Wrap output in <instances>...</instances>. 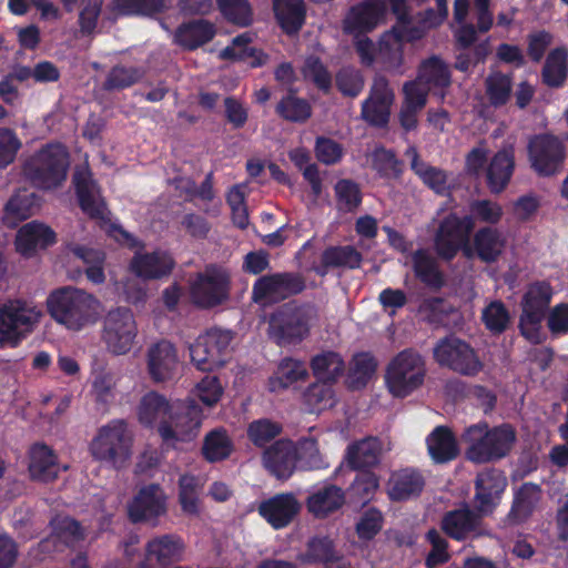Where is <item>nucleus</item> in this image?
I'll return each instance as SVG.
<instances>
[{"instance_id": "obj_1", "label": "nucleus", "mask_w": 568, "mask_h": 568, "mask_svg": "<svg viewBox=\"0 0 568 568\" xmlns=\"http://www.w3.org/2000/svg\"><path fill=\"white\" fill-rule=\"evenodd\" d=\"M73 189L82 213L94 221L108 236L120 243L133 245L134 236L119 223L111 221V211L102 194V189L88 164L73 168Z\"/></svg>"}, {"instance_id": "obj_2", "label": "nucleus", "mask_w": 568, "mask_h": 568, "mask_svg": "<svg viewBox=\"0 0 568 568\" xmlns=\"http://www.w3.org/2000/svg\"><path fill=\"white\" fill-rule=\"evenodd\" d=\"M462 437L469 445L466 457L475 464L494 463L507 457L517 439L510 424L489 427L486 422L470 425Z\"/></svg>"}, {"instance_id": "obj_3", "label": "nucleus", "mask_w": 568, "mask_h": 568, "mask_svg": "<svg viewBox=\"0 0 568 568\" xmlns=\"http://www.w3.org/2000/svg\"><path fill=\"white\" fill-rule=\"evenodd\" d=\"M397 22L384 32L377 43V63L383 71L403 74L404 41L418 39V30L410 26L412 19L406 0H388Z\"/></svg>"}, {"instance_id": "obj_4", "label": "nucleus", "mask_w": 568, "mask_h": 568, "mask_svg": "<svg viewBox=\"0 0 568 568\" xmlns=\"http://www.w3.org/2000/svg\"><path fill=\"white\" fill-rule=\"evenodd\" d=\"M554 296V288L548 281H535L527 286L521 297V313L518 321L520 335L531 344L544 341L541 332Z\"/></svg>"}, {"instance_id": "obj_5", "label": "nucleus", "mask_w": 568, "mask_h": 568, "mask_svg": "<svg viewBox=\"0 0 568 568\" xmlns=\"http://www.w3.org/2000/svg\"><path fill=\"white\" fill-rule=\"evenodd\" d=\"M311 307L290 302L272 313L268 321L270 338L280 347L302 343L311 331Z\"/></svg>"}, {"instance_id": "obj_6", "label": "nucleus", "mask_w": 568, "mask_h": 568, "mask_svg": "<svg viewBox=\"0 0 568 568\" xmlns=\"http://www.w3.org/2000/svg\"><path fill=\"white\" fill-rule=\"evenodd\" d=\"M41 310L32 303L10 300L0 305V348L17 347L38 325Z\"/></svg>"}, {"instance_id": "obj_7", "label": "nucleus", "mask_w": 568, "mask_h": 568, "mask_svg": "<svg viewBox=\"0 0 568 568\" xmlns=\"http://www.w3.org/2000/svg\"><path fill=\"white\" fill-rule=\"evenodd\" d=\"M425 376L426 365L423 356L413 348H406L387 365L385 383L394 397L405 398L424 384Z\"/></svg>"}, {"instance_id": "obj_8", "label": "nucleus", "mask_w": 568, "mask_h": 568, "mask_svg": "<svg viewBox=\"0 0 568 568\" xmlns=\"http://www.w3.org/2000/svg\"><path fill=\"white\" fill-rule=\"evenodd\" d=\"M132 435L123 419H113L99 429L91 443L92 456L102 463L120 469L130 458Z\"/></svg>"}, {"instance_id": "obj_9", "label": "nucleus", "mask_w": 568, "mask_h": 568, "mask_svg": "<svg viewBox=\"0 0 568 568\" xmlns=\"http://www.w3.org/2000/svg\"><path fill=\"white\" fill-rule=\"evenodd\" d=\"M231 329L211 327L199 335L190 345V356L194 366L202 372H213L223 367L231 356Z\"/></svg>"}, {"instance_id": "obj_10", "label": "nucleus", "mask_w": 568, "mask_h": 568, "mask_svg": "<svg viewBox=\"0 0 568 568\" xmlns=\"http://www.w3.org/2000/svg\"><path fill=\"white\" fill-rule=\"evenodd\" d=\"M475 227L471 216H458L449 213L439 223L434 236V248L437 256L445 261H453L459 251L466 256H471L469 237Z\"/></svg>"}, {"instance_id": "obj_11", "label": "nucleus", "mask_w": 568, "mask_h": 568, "mask_svg": "<svg viewBox=\"0 0 568 568\" xmlns=\"http://www.w3.org/2000/svg\"><path fill=\"white\" fill-rule=\"evenodd\" d=\"M68 163L67 148L59 143L49 144L28 162L26 173L37 186L54 189L65 181Z\"/></svg>"}, {"instance_id": "obj_12", "label": "nucleus", "mask_w": 568, "mask_h": 568, "mask_svg": "<svg viewBox=\"0 0 568 568\" xmlns=\"http://www.w3.org/2000/svg\"><path fill=\"white\" fill-rule=\"evenodd\" d=\"M231 275L227 270L206 265L190 283L191 302L199 308L211 310L222 305L230 297Z\"/></svg>"}, {"instance_id": "obj_13", "label": "nucleus", "mask_w": 568, "mask_h": 568, "mask_svg": "<svg viewBox=\"0 0 568 568\" xmlns=\"http://www.w3.org/2000/svg\"><path fill=\"white\" fill-rule=\"evenodd\" d=\"M527 154L530 168L538 176L551 178L564 171L567 149L558 136L539 133L529 139Z\"/></svg>"}, {"instance_id": "obj_14", "label": "nucleus", "mask_w": 568, "mask_h": 568, "mask_svg": "<svg viewBox=\"0 0 568 568\" xmlns=\"http://www.w3.org/2000/svg\"><path fill=\"white\" fill-rule=\"evenodd\" d=\"M170 420H162L158 433L163 442H191L197 435L204 418L201 406L195 399L187 398L171 407Z\"/></svg>"}, {"instance_id": "obj_15", "label": "nucleus", "mask_w": 568, "mask_h": 568, "mask_svg": "<svg viewBox=\"0 0 568 568\" xmlns=\"http://www.w3.org/2000/svg\"><path fill=\"white\" fill-rule=\"evenodd\" d=\"M305 288V277L297 272L262 275L253 284L252 300L257 304L278 303L301 294Z\"/></svg>"}, {"instance_id": "obj_16", "label": "nucleus", "mask_w": 568, "mask_h": 568, "mask_svg": "<svg viewBox=\"0 0 568 568\" xmlns=\"http://www.w3.org/2000/svg\"><path fill=\"white\" fill-rule=\"evenodd\" d=\"M434 359L440 365L464 375L475 376L483 369V363L474 348L455 336L440 338L433 351Z\"/></svg>"}, {"instance_id": "obj_17", "label": "nucleus", "mask_w": 568, "mask_h": 568, "mask_svg": "<svg viewBox=\"0 0 568 568\" xmlns=\"http://www.w3.org/2000/svg\"><path fill=\"white\" fill-rule=\"evenodd\" d=\"M136 334V323L130 308L118 307L108 313L102 337L109 351L116 355L126 354L131 351Z\"/></svg>"}, {"instance_id": "obj_18", "label": "nucleus", "mask_w": 568, "mask_h": 568, "mask_svg": "<svg viewBox=\"0 0 568 568\" xmlns=\"http://www.w3.org/2000/svg\"><path fill=\"white\" fill-rule=\"evenodd\" d=\"M166 513L168 497L159 484L143 486L128 505V517L132 524L156 526Z\"/></svg>"}, {"instance_id": "obj_19", "label": "nucleus", "mask_w": 568, "mask_h": 568, "mask_svg": "<svg viewBox=\"0 0 568 568\" xmlns=\"http://www.w3.org/2000/svg\"><path fill=\"white\" fill-rule=\"evenodd\" d=\"M394 92L386 78L374 79L369 95L362 103V118L372 126L386 128L389 122Z\"/></svg>"}, {"instance_id": "obj_20", "label": "nucleus", "mask_w": 568, "mask_h": 568, "mask_svg": "<svg viewBox=\"0 0 568 568\" xmlns=\"http://www.w3.org/2000/svg\"><path fill=\"white\" fill-rule=\"evenodd\" d=\"M388 0H363L353 6L344 19L347 33H367L384 22Z\"/></svg>"}, {"instance_id": "obj_21", "label": "nucleus", "mask_w": 568, "mask_h": 568, "mask_svg": "<svg viewBox=\"0 0 568 568\" xmlns=\"http://www.w3.org/2000/svg\"><path fill=\"white\" fill-rule=\"evenodd\" d=\"M148 373L154 383H164L178 375L179 357L174 344L161 339L152 344L146 353Z\"/></svg>"}, {"instance_id": "obj_22", "label": "nucleus", "mask_w": 568, "mask_h": 568, "mask_svg": "<svg viewBox=\"0 0 568 568\" xmlns=\"http://www.w3.org/2000/svg\"><path fill=\"white\" fill-rule=\"evenodd\" d=\"M507 487V477L501 469L490 467L479 471L475 480V500L479 511H491Z\"/></svg>"}, {"instance_id": "obj_23", "label": "nucleus", "mask_w": 568, "mask_h": 568, "mask_svg": "<svg viewBox=\"0 0 568 568\" xmlns=\"http://www.w3.org/2000/svg\"><path fill=\"white\" fill-rule=\"evenodd\" d=\"M298 462V449L291 439H278L263 453L265 468L277 479H288Z\"/></svg>"}, {"instance_id": "obj_24", "label": "nucleus", "mask_w": 568, "mask_h": 568, "mask_svg": "<svg viewBox=\"0 0 568 568\" xmlns=\"http://www.w3.org/2000/svg\"><path fill=\"white\" fill-rule=\"evenodd\" d=\"M301 510V504L292 493H281L263 500L258 514L274 529L288 526Z\"/></svg>"}, {"instance_id": "obj_25", "label": "nucleus", "mask_w": 568, "mask_h": 568, "mask_svg": "<svg viewBox=\"0 0 568 568\" xmlns=\"http://www.w3.org/2000/svg\"><path fill=\"white\" fill-rule=\"evenodd\" d=\"M184 540L176 534L155 536L145 545V559L160 568H166L183 558Z\"/></svg>"}, {"instance_id": "obj_26", "label": "nucleus", "mask_w": 568, "mask_h": 568, "mask_svg": "<svg viewBox=\"0 0 568 568\" xmlns=\"http://www.w3.org/2000/svg\"><path fill=\"white\" fill-rule=\"evenodd\" d=\"M57 241L54 231L39 221H31L22 225L16 235V251L24 256L32 257L39 250L45 248Z\"/></svg>"}, {"instance_id": "obj_27", "label": "nucleus", "mask_w": 568, "mask_h": 568, "mask_svg": "<svg viewBox=\"0 0 568 568\" xmlns=\"http://www.w3.org/2000/svg\"><path fill=\"white\" fill-rule=\"evenodd\" d=\"M344 503V490L331 483L314 488L305 500L307 511L317 519L327 518L339 510Z\"/></svg>"}, {"instance_id": "obj_28", "label": "nucleus", "mask_w": 568, "mask_h": 568, "mask_svg": "<svg viewBox=\"0 0 568 568\" xmlns=\"http://www.w3.org/2000/svg\"><path fill=\"white\" fill-rule=\"evenodd\" d=\"M425 486L422 473L414 468L394 471L387 484V495L392 501H405L418 497Z\"/></svg>"}, {"instance_id": "obj_29", "label": "nucleus", "mask_w": 568, "mask_h": 568, "mask_svg": "<svg viewBox=\"0 0 568 568\" xmlns=\"http://www.w3.org/2000/svg\"><path fill=\"white\" fill-rule=\"evenodd\" d=\"M175 263L161 251L136 253L130 263L131 271L143 280H158L171 274Z\"/></svg>"}, {"instance_id": "obj_30", "label": "nucleus", "mask_w": 568, "mask_h": 568, "mask_svg": "<svg viewBox=\"0 0 568 568\" xmlns=\"http://www.w3.org/2000/svg\"><path fill=\"white\" fill-rule=\"evenodd\" d=\"M274 18L286 36H296L306 21V3L304 0H272Z\"/></svg>"}, {"instance_id": "obj_31", "label": "nucleus", "mask_w": 568, "mask_h": 568, "mask_svg": "<svg viewBox=\"0 0 568 568\" xmlns=\"http://www.w3.org/2000/svg\"><path fill=\"white\" fill-rule=\"evenodd\" d=\"M505 247L506 239L496 227L484 226L474 234L471 253L486 264L497 262Z\"/></svg>"}, {"instance_id": "obj_32", "label": "nucleus", "mask_w": 568, "mask_h": 568, "mask_svg": "<svg viewBox=\"0 0 568 568\" xmlns=\"http://www.w3.org/2000/svg\"><path fill=\"white\" fill-rule=\"evenodd\" d=\"M216 34L215 26L204 19L183 22L176 28L174 41L185 50L193 51L209 43Z\"/></svg>"}, {"instance_id": "obj_33", "label": "nucleus", "mask_w": 568, "mask_h": 568, "mask_svg": "<svg viewBox=\"0 0 568 568\" xmlns=\"http://www.w3.org/2000/svg\"><path fill=\"white\" fill-rule=\"evenodd\" d=\"M308 377V369L304 361L293 357L282 358L274 374L267 381L271 393H278L290 388L297 382H304Z\"/></svg>"}, {"instance_id": "obj_34", "label": "nucleus", "mask_w": 568, "mask_h": 568, "mask_svg": "<svg viewBox=\"0 0 568 568\" xmlns=\"http://www.w3.org/2000/svg\"><path fill=\"white\" fill-rule=\"evenodd\" d=\"M479 516L469 508L454 509L445 513L440 528L446 536L455 540H465L478 526Z\"/></svg>"}, {"instance_id": "obj_35", "label": "nucleus", "mask_w": 568, "mask_h": 568, "mask_svg": "<svg viewBox=\"0 0 568 568\" xmlns=\"http://www.w3.org/2000/svg\"><path fill=\"white\" fill-rule=\"evenodd\" d=\"M426 443L428 453L435 463H448L459 455L456 437L447 426L435 427Z\"/></svg>"}, {"instance_id": "obj_36", "label": "nucleus", "mask_w": 568, "mask_h": 568, "mask_svg": "<svg viewBox=\"0 0 568 568\" xmlns=\"http://www.w3.org/2000/svg\"><path fill=\"white\" fill-rule=\"evenodd\" d=\"M171 7V0H111L109 8L116 17L153 18L164 13Z\"/></svg>"}, {"instance_id": "obj_37", "label": "nucleus", "mask_w": 568, "mask_h": 568, "mask_svg": "<svg viewBox=\"0 0 568 568\" xmlns=\"http://www.w3.org/2000/svg\"><path fill=\"white\" fill-rule=\"evenodd\" d=\"M381 442L376 437H366L348 445L346 460L353 470L363 471L379 463Z\"/></svg>"}, {"instance_id": "obj_38", "label": "nucleus", "mask_w": 568, "mask_h": 568, "mask_svg": "<svg viewBox=\"0 0 568 568\" xmlns=\"http://www.w3.org/2000/svg\"><path fill=\"white\" fill-rule=\"evenodd\" d=\"M310 368L316 379L336 384L344 375L346 365L339 353L323 351L311 358Z\"/></svg>"}, {"instance_id": "obj_39", "label": "nucleus", "mask_w": 568, "mask_h": 568, "mask_svg": "<svg viewBox=\"0 0 568 568\" xmlns=\"http://www.w3.org/2000/svg\"><path fill=\"white\" fill-rule=\"evenodd\" d=\"M30 476L39 481L53 480L59 473V464L53 450L47 445L36 444L30 449Z\"/></svg>"}, {"instance_id": "obj_40", "label": "nucleus", "mask_w": 568, "mask_h": 568, "mask_svg": "<svg viewBox=\"0 0 568 568\" xmlns=\"http://www.w3.org/2000/svg\"><path fill=\"white\" fill-rule=\"evenodd\" d=\"M515 168L513 152L498 151L487 168V185L493 193H500L510 181Z\"/></svg>"}, {"instance_id": "obj_41", "label": "nucleus", "mask_w": 568, "mask_h": 568, "mask_svg": "<svg viewBox=\"0 0 568 568\" xmlns=\"http://www.w3.org/2000/svg\"><path fill=\"white\" fill-rule=\"evenodd\" d=\"M305 561L324 564L325 568H351L335 550L334 542L328 537H314L307 542Z\"/></svg>"}, {"instance_id": "obj_42", "label": "nucleus", "mask_w": 568, "mask_h": 568, "mask_svg": "<svg viewBox=\"0 0 568 568\" xmlns=\"http://www.w3.org/2000/svg\"><path fill=\"white\" fill-rule=\"evenodd\" d=\"M568 77V51L558 47L548 53L541 70V80L551 89L562 88Z\"/></svg>"}, {"instance_id": "obj_43", "label": "nucleus", "mask_w": 568, "mask_h": 568, "mask_svg": "<svg viewBox=\"0 0 568 568\" xmlns=\"http://www.w3.org/2000/svg\"><path fill=\"white\" fill-rule=\"evenodd\" d=\"M415 276L426 286L440 290L444 284V275L436 260L424 248L416 250L412 255Z\"/></svg>"}, {"instance_id": "obj_44", "label": "nucleus", "mask_w": 568, "mask_h": 568, "mask_svg": "<svg viewBox=\"0 0 568 568\" xmlns=\"http://www.w3.org/2000/svg\"><path fill=\"white\" fill-rule=\"evenodd\" d=\"M541 498V488L534 483H524L514 494L509 517L516 523L528 519Z\"/></svg>"}, {"instance_id": "obj_45", "label": "nucleus", "mask_w": 568, "mask_h": 568, "mask_svg": "<svg viewBox=\"0 0 568 568\" xmlns=\"http://www.w3.org/2000/svg\"><path fill=\"white\" fill-rule=\"evenodd\" d=\"M234 450V443L227 430L223 427L209 432L203 440L201 453L209 463L227 459Z\"/></svg>"}, {"instance_id": "obj_46", "label": "nucleus", "mask_w": 568, "mask_h": 568, "mask_svg": "<svg viewBox=\"0 0 568 568\" xmlns=\"http://www.w3.org/2000/svg\"><path fill=\"white\" fill-rule=\"evenodd\" d=\"M100 306L93 295L73 287V331L94 324L100 317Z\"/></svg>"}, {"instance_id": "obj_47", "label": "nucleus", "mask_w": 568, "mask_h": 568, "mask_svg": "<svg viewBox=\"0 0 568 568\" xmlns=\"http://www.w3.org/2000/svg\"><path fill=\"white\" fill-rule=\"evenodd\" d=\"M416 79L426 87L447 88L452 83V73L439 57L433 55L420 63Z\"/></svg>"}, {"instance_id": "obj_48", "label": "nucleus", "mask_w": 568, "mask_h": 568, "mask_svg": "<svg viewBox=\"0 0 568 568\" xmlns=\"http://www.w3.org/2000/svg\"><path fill=\"white\" fill-rule=\"evenodd\" d=\"M372 169L384 180H398L404 172V162L385 146H376L372 153Z\"/></svg>"}, {"instance_id": "obj_49", "label": "nucleus", "mask_w": 568, "mask_h": 568, "mask_svg": "<svg viewBox=\"0 0 568 568\" xmlns=\"http://www.w3.org/2000/svg\"><path fill=\"white\" fill-rule=\"evenodd\" d=\"M332 383L316 379L303 393V403L310 413H321L332 408L335 403V392Z\"/></svg>"}, {"instance_id": "obj_50", "label": "nucleus", "mask_w": 568, "mask_h": 568, "mask_svg": "<svg viewBox=\"0 0 568 568\" xmlns=\"http://www.w3.org/2000/svg\"><path fill=\"white\" fill-rule=\"evenodd\" d=\"M275 111L280 118L293 123H304L312 115L310 102L297 97L293 90L280 100Z\"/></svg>"}, {"instance_id": "obj_51", "label": "nucleus", "mask_w": 568, "mask_h": 568, "mask_svg": "<svg viewBox=\"0 0 568 568\" xmlns=\"http://www.w3.org/2000/svg\"><path fill=\"white\" fill-rule=\"evenodd\" d=\"M171 412L169 400L156 392L146 393L139 405V420L146 427H152L154 423Z\"/></svg>"}, {"instance_id": "obj_52", "label": "nucleus", "mask_w": 568, "mask_h": 568, "mask_svg": "<svg viewBox=\"0 0 568 568\" xmlns=\"http://www.w3.org/2000/svg\"><path fill=\"white\" fill-rule=\"evenodd\" d=\"M336 209L342 213H355L363 202V193L357 182L339 179L334 185Z\"/></svg>"}, {"instance_id": "obj_53", "label": "nucleus", "mask_w": 568, "mask_h": 568, "mask_svg": "<svg viewBox=\"0 0 568 568\" xmlns=\"http://www.w3.org/2000/svg\"><path fill=\"white\" fill-rule=\"evenodd\" d=\"M486 95L495 109L506 105L513 92V77L503 72H493L485 80Z\"/></svg>"}, {"instance_id": "obj_54", "label": "nucleus", "mask_w": 568, "mask_h": 568, "mask_svg": "<svg viewBox=\"0 0 568 568\" xmlns=\"http://www.w3.org/2000/svg\"><path fill=\"white\" fill-rule=\"evenodd\" d=\"M481 322L491 335L499 336L510 326V312L503 301H491L481 312Z\"/></svg>"}, {"instance_id": "obj_55", "label": "nucleus", "mask_w": 568, "mask_h": 568, "mask_svg": "<svg viewBox=\"0 0 568 568\" xmlns=\"http://www.w3.org/2000/svg\"><path fill=\"white\" fill-rule=\"evenodd\" d=\"M34 213V197L32 193L20 191L12 195L8 201L3 221L14 227L19 222L30 217Z\"/></svg>"}, {"instance_id": "obj_56", "label": "nucleus", "mask_w": 568, "mask_h": 568, "mask_svg": "<svg viewBox=\"0 0 568 568\" xmlns=\"http://www.w3.org/2000/svg\"><path fill=\"white\" fill-rule=\"evenodd\" d=\"M377 368L376 359L369 353L356 354L353 358V365L347 377V387L349 389L364 388Z\"/></svg>"}, {"instance_id": "obj_57", "label": "nucleus", "mask_w": 568, "mask_h": 568, "mask_svg": "<svg viewBox=\"0 0 568 568\" xmlns=\"http://www.w3.org/2000/svg\"><path fill=\"white\" fill-rule=\"evenodd\" d=\"M379 487V478L369 470L359 471L348 487V496L352 503L362 506L367 505Z\"/></svg>"}, {"instance_id": "obj_58", "label": "nucleus", "mask_w": 568, "mask_h": 568, "mask_svg": "<svg viewBox=\"0 0 568 568\" xmlns=\"http://www.w3.org/2000/svg\"><path fill=\"white\" fill-rule=\"evenodd\" d=\"M201 483L200 478L191 475L183 474L179 478V503L183 513L187 515H197L200 511V495Z\"/></svg>"}, {"instance_id": "obj_59", "label": "nucleus", "mask_w": 568, "mask_h": 568, "mask_svg": "<svg viewBox=\"0 0 568 568\" xmlns=\"http://www.w3.org/2000/svg\"><path fill=\"white\" fill-rule=\"evenodd\" d=\"M301 72L306 81L312 82L324 94L331 92L332 74L320 57L315 54L306 57Z\"/></svg>"}, {"instance_id": "obj_60", "label": "nucleus", "mask_w": 568, "mask_h": 568, "mask_svg": "<svg viewBox=\"0 0 568 568\" xmlns=\"http://www.w3.org/2000/svg\"><path fill=\"white\" fill-rule=\"evenodd\" d=\"M323 252L334 268L356 270L363 262L362 253L353 245H332Z\"/></svg>"}, {"instance_id": "obj_61", "label": "nucleus", "mask_w": 568, "mask_h": 568, "mask_svg": "<svg viewBox=\"0 0 568 568\" xmlns=\"http://www.w3.org/2000/svg\"><path fill=\"white\" fill-rule=\"evenodd\" d=\"M144 71L138 67L114 65L108 73L103 83L106 91L123 90L139 82Z\"/></svg>"}, {"instance_id": "obj_62", "label": "nucleus", "mask_w": 568, "mask_h": 568, "mask_svg": "<svg viewBox=\"0 0 568 568\" xmlns=\"http://www.w3.org/2000/svg\"><path fill=\"white\" fill-rule=\"evenodd\" d=\"M222 16L239 27H248L253 21V11L247 0H216Z\"/></svg>"}, {"instance_id": "obj_63", "label": "nucleus", "mask_w": 568, "mask_h": 568, "mask_svg": "<svg viewBox=\"0 0 568 568\" xmlns=\"http://www.w3.org/2000/svg\"><path fill=\"white\" fill-rule=\"evenodd\" d=\"M384 516L376 507L364 510L355 525V532L361 541L373 540L382 530Z\"/></svg>"}, {"instance_id": "obj_64", "label": "nucleus", "mask_w": 568, "mask_h": 568, "mask_svg": "<svg viewBox=\"0 0 568 568\" xmlns=\"http://www.w3.org/2000/svg\"><path fill=\"white\" fill-rule=\"evenodd\" d=\"M282 433V425L268 418L253 420L247 427V437L256 447H264Z\"/></svg>"}]
</instances>
